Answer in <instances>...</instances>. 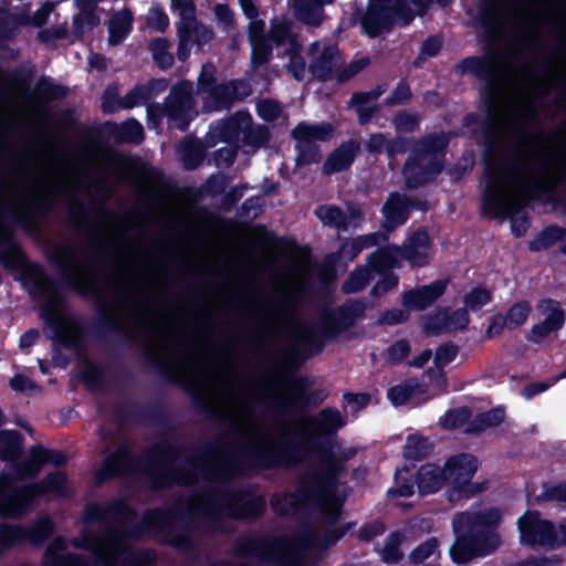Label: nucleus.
I'll return each mask as SVG.
<instances>
[{"label":"nucleus","instance_id":"obj_1","mask_svg":"<svg viewBox=\"0 0 566 566\" xmlns=\"http://www.w3.org/2000/svg\"><path fill=\"white\" fill-rule=\"evenodd\" d=\"M499 49L484 50V55L463 57L453 67L458 76L472 75L484 81L481 93L486 114L482 130L485 136L483 163V188L481 191L480 213L489 219H510L511 232L515 238L523 237L528 228L527 216L518 217L523 208L532 200L546 195L543 184L526 178L527 161L517 147L501 150L491 137L501 116L499 104L500 86L495 77Z\"/></svg>","mask_w":566,"mask_h":566},{"label":"nucleus","instance_id":"obj_2","mask_svg":"<svg viewBox=\"0 0 566 566\" xmlns=\"http://www.w3.org/2000/svg\"><path fill=\"white\" fill-rule=\"evenodd\" d=\"M301 422L310 432H296L274 447L228 449L219 465H205L203 469L217 476L232 479L261 471L289 469L303 460V451L314 452L318 454L316 463L302 474L316 496L331 495L337 491L339 479L347 470V462L333 451L339 447L336 436L346 426V417L335 407H325L314 416L302 418Z\"/></svg>","mask_w":566,"mask_h":566},{"label":"nucleus","instance_id":"obj_3","mask_svg":"<svg viewBox=\"0 0 566 566\" xmlns=\"http://www.w3.org/2000/svg\"><path fill=\"white\" fill-rule=\"evenodd\" d=\"M137 511L124 499L116 497L104 504L88 502L82 514L84 524H106L108 521L115 525H107L104 530V541L115 549V555L122 566H154L157 553L154 548H127L125 544L139 542L143 536L163 534L164 543L180 553H193L197 544L189 528L182 527L174 534L177 522L182 521L184 512L179 507H154L144 512L139 522H135Z\"/></svg>","mask_w":566,"mask_h":566},{"label":"nucleus","instance_id":"obj_4","mask_svg":"<svg viewBox=\"0 0 566 566\" xmlns=\"http://www.w3.org/2000/svg\"><path fill=\"white\" fill-rule=\"evenodd\" d=\"M224 438H218L195 450L192 455L185 460L184 467H174V463L186 451L181 444L163 440L144 451L143 461L139 464H137V458L130 447L123 444L104 458L95 473V482L97 485H102L112 479L138 471L145 478L149 490L160 491L174 484L191 485L197 480L198 472L205 479H228V476H217L211 471L203 469L205 465H219L222 462L223 454H228Z\"/></svg>","mask_w":566,"mask_h":566},{"label":"nucleus","instance_id":"obj_5","mask_svg":"<svg viewBox=\"0 0 566 566\" xmlns=\"http://www.w3.org/2000/svg\"><path fill=\"white\" fill-rule=\"evenodd\" d=\"M75 260L74 248L57 244L48 254V261L60 271L63 285L82 297L95 298V316L88 327L90 334L98 340H113L122 345L138 346L143 349L145 365L153 368L163 379L171 384H178L176 368L164 361L144 338L126 332L123 325L111 311V304L102 297L95 279L75 265L76 275L70 272L69 262Z\"/></svg>","mask_w":566,"mask_h":566},{"label":"nucleus","instance_id":"obj_6","mask_svg":"<svg viewBox=\"0 0 566 566\" xmlns=\"http://www.w3.org/2000/svg\"><path fill=\"white\" fill-rule=\"evenodd\" d=\"M366 304L361 298L347 300L333 308L322 307L318 312V326L308 327L298 324L302 334L281 357V366L296 371L307 359L319 355L327 342L354 327L365 317Z\"/></svg>","mask_w":566,"mask_h":566},{"label":"nucleus","instance_id":"obj_7","mask_svg":"<svg viewBox=\"0 0 566 566\" xmlns=\"http://www.w3.org/2000/svg\"><path fill=\"white\" fill-rule=\"evenodd\" d=\"M500 522L501 515L496 509L458 514L452 523L455 539L449 549L451 560L465 565L494 552L501 544L496 533Z\"/></svg>","mask_w":566,"mask_h":566},{"label":"nucleus","instance_id":"obj_8","mask_svg":"<svg viewBox=\"0 0 566 566\" xmlns=\"http://www.w3.org/2000/svg\"><path fill=\"white\" fill-rule=\"evenodd\" d=\"M460 129L427 133L417 139L402 166V177L408 190L432 184L443 171L450 142L462 137Z\"/></svg>","mask_w":566,"mask_h":566},{"label":"nucleus","instance_id":"obj_9","mask_svg":"<svg viewBox=\"0 0 566 566\" xmlns=\"http://www.w3.org/2000/svg\"><path fill=\"white\" fill-rule=\"evenodd\" d=\"M207 521L217 524L222 516L234 521L254 522L263 516L266 499L262 494L243 489L203 490Z\"/></svg>","mask_w":566,"mask_h":566},{"label":"nucleus","instance_id":"obj_10","mask_svg":"<svg viewBox=\"0 0 566 566\" xmlns=\"http://www.w3.org/2000/svg\"><path fill=\"white\" fill-rule=\"evenodd\" d=\"M46 494L66 495V474L48 473L41 481L14 486L8 478L0 479V516L17 518L27 514L39 497Z\"/></svg>","mask_w":566,"mask_h":566},{"label":"nucleus","instance_id":"obj_11","mask_svg":"<svg viewBox=\"0 0 566 566\" xmlns=\"http://www.w3.org/2000/svg\"><path fill=\"white\" fill-rule=\"evenodd\" d=\"M416 17L408 0H369L365 11L357 9L353 19H358L361 32L370 39L390 33L396 23L409 25Z\"/></svg>","mask_w":566,"mask_h":566},{"label":"nucleus","instance_id":"obj_12","mask_svg":"<svg viewBox=\"0 0 566 566\" xmlns=\"http://www.w3.org/2000/svg\"><path fill=\"white\" fill-rule=\"evenodd\" d=\"M517 531L522 546L555 551L566 546V518L556 524L543 518L537 510H526L517 518Z\"/></svg>","mask_w":566,"mask_h":566},{"label":"nucleus","instance_id":"obj_13","mask_svg":"<svg viewBox=\"0 0 566 566\" xmlns=\"http://www.w3.org/2000/svg\"><path fill=\"white\" fill-rule=\"evenodd\" d=\"M276 376L283 382L291 385L292 391L289 395L282 396L279 400L273 401V413L277 417L291 415L300 416V419L295 422V426L300 429L284 434L280 440V443H282L284 439L293 436L296 432H310L308 428H306L301 422V420L307 416L304 413L307 412V400L310 392L307 388L311 385V381L306 376H297L296 371L286 369L284 366H281L276 373Z\"/></svg>","mask_w":566,"mask_h":566},{"label":"nucleus","instance_id":"obj_14","mask_svg":"<svg viewBox=\"0 0 566 566\" xmlns=\"http://www.w3.org/2000/svg\"><path fill=\"white\" fill-rule=\"evenodd\" d=\"M449 499H471L484 491V484L472 482L479 469V460L471 453H457L444 461Z\"/></svg>","mask_w":566,"mask_h":566},{"label":"nucleus","instance_id":"obj_15","mask_svg":"<svg viewBox=\"0 0 566 566\" xmlns=\"http://www.w3.org/2000/svg\"><path fill=\"white\" fill-rule=\"evenodd\" d=\"M287 544L289 538L285 536H240L232 545V554L240 558H256L263 563H275Z\"/></svg>","mask_w":566,"mask_h":566},{"label":"nucleus","instance_id":"obj_16","mask_svg":"<svg viewBox=\"0 0 566 566\" xmlns=\"http://www.w3.org/2000/svg\"><path fill=\"white\" fill-rule=\"evenodd\" d=\"M192 85L189 81H180L175 84L160 107V112L168 118V122L180 132H187L193 120Z\"/></svg>","mask_w":566,"mask_h":566},{"label":"nucleus","instance_id":"obj_17","mask_svg":"<svg viewBox=\"0 0 566 566\" xmlns=\"http://www.w3.org/2000/svg\"><path fill=\"white\" fill-rule=\"evenodd\" d=\"M512 3L513 0H478L475 21L482 30L480 42L484 50L499 49V18Z\"/></svg>","mask_w":566,"mask_h":566},{"label":"nucleus","instance_id":"obj_18","mask_svg":"<svg viewBox=\"0 0 566 566\" xmlns=\"http://www.w3.org/2000/svg\"><path fill=\"white\" fill-rule=\"evenodd\" d=\"M313 497L317 496L304 475L301 474L297 479L294 492L274 494L270 503L276 515L286 517L291 514H297L301 511L307 510L308 501Z\"/></svg>","mask_w":566,"mask_h":566},{"label":"nucleus","instance_id":"obj_19","mask_svg":"<svg viewBox=\"0 0 566 566\" xmlns=\"http://www.w3.org/2000/svg\"><path fill=\"white\" fill-rule=\"evenodd\" d=\"M449 279H438L429 284L417 285L401 294V304L407 311L423 312L433 306L446 293Z\"/></svg>","mask_w":566,"mask_h":566},{"label":"nucleus","instance_id":"obj_20","mask_svg":"<svg viewBox=\"0 0 566 566\" xmlns=\"http://www.w3.org/2000/svg\"><path fill=\"white\" fill-rule=\"evenodd\" d=\"M252 92V86L248 80L232 78L219 83L208 101L216 111L230 109L235 103L248 98Z\"/></svg>","mask_w":566,"mask_h":566},{"label":"nucleus","instance_id":"obj_21","mask_svg":"<svg viewBox=\"0 0 566 566\" xmlns=\"http://www.w3.org/2000/svg\"><path fill=\"white\" fill-rule=\"evenodd\" d=\"M113 415L119 423H125L132 419L143 420L149 424L160 427H168L171 423L167 409L160 405H148L137 408L132 403H127L126 406L115 407Z\"/></svg>","mask_w":566,"mask_h":566},{"label":"nucleus","instance_id":"obj_22","mask_svg":"<svg viewBox=\"0 0 566 566\" xmlns=\"http://www.w3.org/2000/svg\"><path fill=\"white\" fill-rule=\"evenodd\" d=\"M184 390L190 397L192 408L196 413L202 415L219 424L229 426L233 433L240 432L238 426L233 421V418L222 409L214 406L206 396L200 394L192 384H186L184 386Z\"/></svg>","mask_w":566,"mask_h":566},{"label":"nucleus","instance_id":"obj_23","mask_svg":"<svg viewBox=\"0 0 566 566\" xmlns=\"http://www.w3.org/2000/svg\"><path fill=\"white\" fill-rule=\"evenodd\" d=\"M359 151L360 144L356 139L343 142L326 157L322 167L323 174L331 176L349 169Z\"/></svg>","mask_w":566,"mask_h":566},{"label":"nucleus","instance_id":"obj_24","mask_svg":"<svg viewBox=\"0 0 566 566\" xmlns=\"http://www.w3.org/2000/svg\"><path fill=\"white\" fill-rule=\"evenodd\" d=\"M40 316L46 327L53 333L52 340L54 344L63 348L76 347L77 339L75 335L67 327L64 318L54 306L48 305L42 307Z\"/></svg>","mask_w":566,"mask_h":566},{"label":"nucleus","instance_id":"obj_25","mask_svg":"<svg viewBox=\"0 0 566 566\" xmlns=\"http://www.w3.org/2000/svg\"><path fill=\"white\" fill-rule=\"evenodd\" d=\"M446 485L448 482L443 467L427 462L416 471V488L421 496L436 494Z\"/></svg>","mask_w":566,"mask_h":566},{"label":"nucleus","instance_id":"obj_26","mask_svg":"<svg viewBox=\"0 0 566 566\" xmlns=\"http://www.w3.org/2000/svg\"><path fill=\"white\" fill-rule=\"evenodd\" d=\"M253 124V118L248 111H237L228 118L221 120L217 128V135L220 140L229 145H238L244 128H249Z\"/></svg>","mask_w":566,"mask_h":566},{"label":"nucleus","instance_id":"obj_27","mask_svg":"<svg viewBox=\"0 0 566 566\" xmlns=\"http://www.w3.org/2000/svg\"><path fill=\"white\" fill-rule=\"evenodd\" d=\"M56 3L46 0L41 4V7L35 10L33 15H30L27 11L23 12H12L10 28L13 31V34L10 36V42L14 41L19 34V30L22 27L33 25L36 28H41L45 25L49 21L50 14L54 11Z\"/></svg>","mask_w":566,"mask_h":566},{"label":"nucleus","instance_id":"obj_28","mask_svg":"<svg viewBox=\"0 0 566 566\" xmlns=\"http://www.w3.org/2000/svg\"><path fill=\"white\" fill-rule=\"evenodd\" d=\"M334 133L335 128L329 122L308 123L302 120L291 130V137L295 142L315 144V142L331 140Z\"/></svg>","mask_w":566,"mask_h":566},{"label":"nucleus","instance_id":"obj_29","mask_svg":"<svg viewBox=\"0 0 566 566\" xmlns=\"http://www.w3.org/2000/svg\"><path fill=\"white\" fill-rule=\"evenodd\" d=\"M381 213L385 219L386 229L391 230L405 224L409 219L407 196L399 192L389 193L382 206Z\"/></svg>","mask_w":566,"mask_h":566},{"label":"nucleus","instance_id":"obj_30","mask_svg":"<svg viewBox=\"0 0 566 566\" xmlns=\"http://www.w3.org/2000/svg\"><path fill=\"white\" fill-rule=\"evenodd\" d=\"M316 217L325 224L334 227L337 230L346 231L350 226V220L360 218L361 211L359 208H349L347 214L342 208L335 205L319 206L315 210Z\"/></svg>","mask_w":566,"mask_h":566},{"label":"nucleus","instance_id":"obj_31","mask_svg":"<svg viewBox=\"0 0 566 566\" xmlns=\"http://www.w3.org/2000/svg\"><path fill=\"white\" fill-rule=\"evenodd\" d=\"M336 66L337 48L325 46L322 52L311 61L308 71L314 80L324 83L333 78V72L336 70Z\"/></svg>","mask_w":566,"mask_h":566},{"label":"nucleus","instance_id":"obj_32","mask_svg":"<svg viewBox=\"0 0 566 566\" xmlns=\"http://www.w3.org/2000/svg\"><path fill=\"white\" fill-rule=\"evenodd\" d=\"M134 14L128 8L115 12L108 21V43L118 45L124 42L133 31Z\"/></svg>","mask_w":566,"mask_h":566},{"label":"nucleus","instance_id":"obj_33","mask_svg":"<svg viewBox=\"0 0 566 566\" xmlns=\"http://www.w3.org/2000/svg\"><path fill=\"white\" fill-rule=\"evenodd\" d=\"M55 524L51 516L36 518L30 526L22 525V543L28 542L35 547L42 546L54 533Z\"/></svg>","mask_w":566,"mask_h":566},{"label":"nucleus","instance_id":"obj_34","mask_svg":"<svg viewBox=\"0 0 566 566\" xmlns=\"http://www.w3.org/2000/svg\"><path fill=\"white\" fill-rule=\"evenodd\" d=\"M343 503V500L337 496V491H333L331 495L311 499L307 510H318L328 526H334L340 518Z\"/></svg>","mask_w":566,"mask_h":566},{"label":"nucleus","instance_id":"obj_35","mask_svg":"<svg viewBox=\"0 0 566 566\" xmlns=\"http://www.w3.org/2000/svg\"><path fill=\"white\" fill-rule=\"evenodd\" d=\"M109 134L118 144H140L145 138L144 127L135 118L113 123Z\"/></svg>","mask_w":566,"mask_h":566},{"label":"nucleus","instance_id":"obj_36","mask_svg":"<svg viewBox=\"0 0 566 566\" xmlns=\"http://www.w3.org/2000/svg\"><path fill=\"white\" fill-rule=\"evenodd\" d=\"M23 440L18 430H0V460L15 462L22 454Z\"/></svg>","mask_w":566,"mask_h":566},{"label":"nucleus","instance_id":"obj_37","mask_svg":"<svg viewBox=\"0 0 566 566\" xmlns=\"http://www.w3.org/2000/svg\"><path fill=\"white\" fill-rule=\"evenodd\" d=\"M368 269L376 274L394 272L392 269L399 265L398 250L391 248H379L371 252L368 258Z\"/></svg>","mask_w":566,"mask_h":566},{"label":"nucleus","instance_id":"obj_38","mask_svg":"<svg viewBox=\"0 0 566 566\" xmlns=\"http://www.w3.org/2000/svg\"><path fill=\"white\" fill-rule=\"evenodd\" d=\"M335 0H295L294 7L300 20L305 24L317 27L322 23L323 6Z\"/></svg>","mask_w":566,"mask_h":566},{"label":"nucleus","instance_id":"obj_39","mask_svg":"<svg viewBox=\"0 0 566 566\" xmlns=\"http://www.w3.org/2000/svg\"><path fill=\"white\" fill-rule=\"evenodd\" d=\"M33 92L36 98L44 102H53L66 98L70 94V88L55 83L51 76L42 75L38 78Z\"/></svg>","mask_w":566,"mask_h":566},{"label":"nucleus","instance_id":"obj_40","mask_svg":"<svg viewBox=\"0 0 566 566\" xmlns=\"http://www.w3.org/2000/svg\"><path fill=\"white\" fill-rule=\"evenodd\" d=\"M179 153L182 165L188 170L197 169L203 163L207 155L206 146L197 138L182 142Z\"/></svg>","mask_w":566,"mask_h":566},{"label":"nucleus","instance_id":"obj_41","mask_svg":"<svg viewBox=\"0 0 566 566\" xmlns=\"http://www.w3.org/2000/svg\"><path fill=\"white\" fill-rule=\"evenodd\" d=\"M565 234L566 229L558 224L546 226L528 242V250L531 252L547 250L560 242Z\"/></svg>","mask_w":566,"mask_h":566},{"label":"nucleus","instance_id":"obj_42","mask_svg":"<svg viewBox=\"0 0 566 566\" xmlns=\"http://www.w3.org/2000/svg\"><path fill=\"white\" fill-rule=\"evenodd\" d=\"M269 39L276 48L286 43H290L292 48L297 46L296 35L293 33L292 22L289 19H272L270 21Z\"/></svg>","mask_w":566,"mask_h":566},{"label":"nucleus","instance_id":"obj_43","mask_svg":"<svg viewBox=\"0 0 566 566\" xmlns=\"http://www.w3.org/2000/svg\"><path fill=\"white\" fill-rule=\"evenodd\" d=\"M395 486L387 491L389 497H410L415 493L416 473L412 474L408 467L395 471Z\"/></svg>","mask_w":566,"mask_h":566},{"label":"nucleus","instance_id":"obj_44","mask_svg":"<svg viewBox=\"0 0 566 566\" xmlns=\"http://www.w3.org/2000/svg\"><path fill=\"white\" fill-rule=\"evenodd\" d=\"M433 451V444L429 438L420 434H409L403 446L402 455L407 460L421 461Z\"/></svg>","mask_w":566,"mask_h":566},{"label":"nucleus","instance_id":"obj_45","mask_svg":"<svg viewBox=\"0 0 566 566\" xmlns=\"http://www.w3.org/2000/svg\"><path fill=\"white\" fill-rule=\"evenodd\" d=\"M440 542L437 537L431 536L426 541L417 545L409 554V562L416 565L422 564V566H440L438 562L436 563H424L426 559L431 556H436L437 559L440 558L441 553L439 551Z\"/></svg>","mask_w":566,"mask_h":566},{"label":"nucleus","instance_id":"obj_46","mask_svg":"<svg viewBox=\"0 0 566 566\" xmlns=\"http://www.w3.org/2000/svg\"><path fill=\"white\" fill-rule=\"evenodd\" d=\"M564 326L562 325V316L552 314L549 317H545L542 322L534 324L526 336V339L533 344H541L551 334L560 331Z\"/></svg>","mask_w":566,"mask_h":566},{"label":"nucleus","instance_id":"obj_47","mask_svg":"<svg viewBox=\"0 0 566 566\" xmlns=\"http://www.w3.org/2000/svg\"><path fill=\"white\" fill-rule=\"evenodd\" d=\"M531 313L532 305L530 301L520 300L514 302L503 314L509 324V331L522 327L527 322Z\"/></svg>","mask_w":566,"mask_h":566},{"label":"nucleus","instance_id":"obj_48","mask_svg":"<svg viewBox=\"0 0 566 566\" xmlns=\"http://www.w3.org/2000/svg\"><path fill=\"white\" fill-rule=\"evenodd\" d=\"M169 41L165 38H156L149 43L153 61L163 71L169 70L175 62L174 55L169 52Z\"/></svg>","mask_w":566,"mask_h":566},{"label":"nucleus","instance_id":"obj_49","mask_svg":"<svg viewBox=\"0 0 566 566\" xmlns=\"http://www.w3.org/2000/svg\"><path fill=\"white\" fill-rule=\"evenodd\" d=\"M371 280V272L366 266H357L342 284L344 294H355L363 291Z\"/></svg>","mask_w":566,"mask_h":566},{"label":"nucleus","instance_id":"obj_50","mask_svg":"<svg viewBox=\"0 0 566 566\" xmlns=\"http://www.w3.org/2000/svg\"><path fill=\"white\" fill-rule=\"evenodd\" d=\"M80 378L87 390H98L104 382L105 369L101 365L86 359L84 368L80 373Z\"/></svg>","mask_w":566,"mask_h":566},{"label":"nucleus","instance_id":"obj_51","mask_svg":"<svg viewBox=\"0 0 566 566\" xmlns=\"http://www.w3.org/2000/svg\"><path fill=\"white\" fill-rule=\"evenodd\" d=\"M241 140L243 145L254 149L266 147L271 140L270 128L263 124L251 125L249 128H244Z\"/></svg>","mask_w":566,"mask_h":566},{"label":"nucleus","instance_id":"obj_52","mask_svg":"<svg viewBox=\"0 0 566 566\" xmlns=\"http://www.w3.org/2000/svg\"><path fill=\"white\" fill-rule=\"evenodd\" d=\"M251 46L250 64L253 69H259L268 64L273 56V46L271 40L264 39L249 43Z\"/></svg>","mask_w":566,"mask_h":566},{"label":"nucleus","instance_id":"obj_53","mask_svg":"<svg viewBox=\"0 0 566 566\" xmlns=\"http://www.w3.org/2000/svg\"><path fill=\"white\" fill-rule=\"evenodd\" d=\"M420 385L416 380L406 381L390 387L387 391V398L395 407L406 405L413 396Z\"/></svg>","mask_w":566,"mask_h":566},{"label":"nucleus","instance_id":"obj_54","mask_svg":"<svg viewBox=\"0 0 566 566\" xmlns=\"http://www.w3.org/2000/svg\"><path fill=\"white\" fill-rule=\"evenodd\" d=\"M22 525L0 523V557L22 543Z\"/></svg>","mask_w":566,"mask_h":566},{"label":"nucleus","instance_id":"obj_55","mask_svg":"<svg viewBox=\"0 0 566 566\" xmlns=\"http://www.w3.org/2000/svg\"><path fill=\"white\" fill-rule=\"evenodd\" d=\"M493 301L491 290L484 286H474L463 296V304L471 312H478Z\"/></svg>","mask_w":566,"mask_h":566},{"label":"nucleus","instance_id":"obj_56","mask_svg":"<svg viewBox=\"0 0 566 566\" xmlns=\"http://www.w3.org/2000/svg\"><path fill=\"white\" fill-rule=\"evenodd\" d=\"M471 418L472 410L467 406H462L447 410L441 423L446 429L455 430L467 424Z\"/></svg>","mask_w":566,"mask_h":566},{"label":"nucleus","instance_id":"obj_57","mask_svg":"<svg viewBox=\"0 0 566 566\" xmlns=\"http://www.w3.org/2000/svg\"><path fill=\"white\" fill-rule=\"evenodd\" d=\"M12 11L8 8L0 7V54L4 55L6 52H10L12 57H15L18 51L14 52L7 43L10 42V36L13 34L10 28Z\"/></svg>","mask_w":566,"mask_h":566},{"label":"nucleus","instance_id":"obj_58","mask_svg":"<svg viewBox=\"0 0 566 566\" xmlns=\"http://www.w3.org/2000/svg\"><path fill=\"white\" fill-rule=\"evenodd\" d=\"M538 504L548 502L566 503V480L555 484L544 483L543 492L536 496Z\"/></svg>","mask_w":566,"mask_h":566},{"label":"nucleus","instance_id":"obj_59","mask_svg":"<svg viewBox=\"0 0 566 566\" xmlns=\"http://www.w3.org/2000/svg\"><path fill=\"white\" fill-rule=\"evenodd\" d=\"M412 98L410 84L406 78H401L391 93L385 98L384 104L387 107L407 105Z\"/></svg>","mask_w":566,"mask_h":566},{"label":"nucleus","instance_id":"obj_60","mask_svg":"<svg viewBox=\"0 0 566 566\" xmlns=\"http://www.w3.org/2000/svg\"><path fill=\"white\" fill-rule=\"evenodd\" d=\"M149 101L143 84L135 85L123 97L117 99V106L123 109H132L136 106L145 105Z\"/></svg>","mask_w":566,"mask_h":566},{"label":"nucleus","instance_id":"obj_61","mask_svg":"<svg viewBox=\"0 0 566 566\" xmlns=\"http://www.w3.org/2000/svg\"><path fill=\"white\" fill-rule=\"evenodd\" d=\"M217 70L212 63H206L198 76V91L208 95V99L219 85L217 83Z\"/></svg>","mask_w":566,"mask_h":566},{"label":"nucleus","instance_id":"obj_62","mask_svg":"<svg viewBox=\"0 0 566 566\" xmlns=\"http://www.w3.org/2000/svg\"><path fill=\"white\" fill-rule=\"evenodd\" d=\"M295 149L297 151V166L316 164L321 159L319 147L316 144L296 142Z\"/></svg>","mask_w":566,"mask_h":566},{"label":"nucleus","instance_id":"obj_63","mask_svg":"<svg viewBox=\"0 0 566 566\" xmlns=\"http://www.w3.org/2000/svg\"><path fill=\"white\" fill-rule=\"evenodd\" d=\"M298 302L300 297L297 293L294 291H287L284 292L279 298L274 300L271 304V307L274 313L287 316L294 313Z\"/></svg>","mask_w":566,"mask_h":566},{"label":"nucleus","instance_id":"obj_64","mask_svg":"<svg viewBox=\"0 0 566 566\" xmlns=\"http://www.w3.org/2000/svg\"><path fill=\"white\" fill-rule=\"evenodd\" d=\"M379 280L370 289V296L378 298L395 290L399 284V276L395 272L378 274Z\"/></svg>","mask_w":566,"mask_h":566}]
</instances>
